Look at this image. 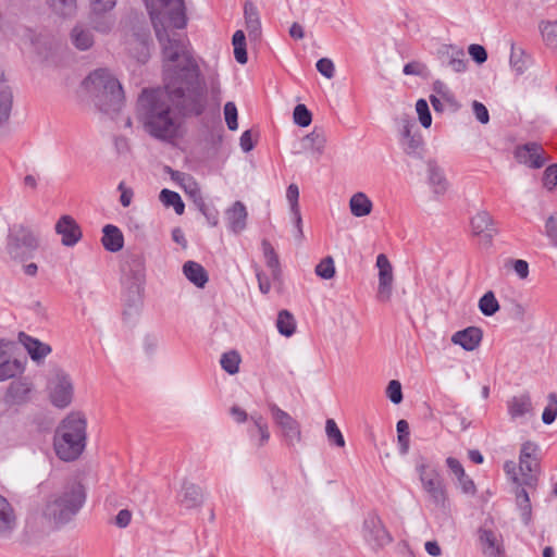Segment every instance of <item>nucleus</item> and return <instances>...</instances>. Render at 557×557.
Listing matches in <instances>:
<instances>
[{
  "instance_id": "nucleus-1",
  "label": "nucleus",
  "mask_w": 557,
  "mask_h": 557,
  "mask_svg": "<svg viewBox=\"0 0 557 557\" xmlns=\"http://www.w3.org/2000/svg\"><path fill=\"white\" fill-rule=\"evenodd\" d=\"M189 78L187 86L173 81L164 83L163 88L141 91L137 114L145 132L152 138L174 145L185 135V117L205 112L208 90L195 86V75H189Z\"/></svg>"
},
{
  "instance_id": "nucleus-2",
  "label": "nucleus",
  "mask_w": 557,
  "mask_h": 557,
  "mask_svg": "<svg viewBox=\"0 0 557 557\" xmlns=\"http://www.w3.org/2000/svg\"><path fill=\"white\" fill-rule=\"evenodd\" d=\"M150 14V18L156 32V36L162 48L165 65L164 83L177 81V85L187 86L189 75H195V86L205 87L208 90L210 99L215 103L221 102V83L219 73L211 70L206 77H201L200 69L194 57L188 50L185 38L174 32L182 27H174L169 24L168 14L162 11Z\"/></svg>"
},
{
  "instance_id": "nucleus-3",
  "label": "nucleus",
  "mask_w": 557,
  "mask_h": 557,
  "mask_svg": "<svg viewBox=\"0 0 557 557\" xmlns=\"http://www.w3.org/2000/svg\"><path fill=\"white\" fill-rule=\"evenodd\" d=\"M87 422L81 412H71L62 420L54 435V450L63 461L76 460L86 447Z\"/></svg>"
},
{
  "instance_id": "nucleus-4",
  "label": "nucleus",
  "mask_w": 557,
  "mask_h": 557,
  "mask_svg": "<svg viewBox=\"0 0 557 557\" xmlns=\"http://www.w3.org/2000/svg\"><path fill=\"white\" fill-rule=\"evenodd\" d=\"M84 86L100 111L110 114L121 109L122 86L109 71L104 69L94 71L84 81Z\"/></svg>"
},
{
  "instance_id": "nucleus-5",
  "label": "nucleus",
  "mask_w": 557,
  "mask_h": 557,
  "mask_svg": "<svg viewBox=\"0 0 557 557\" xmlns=\"http://www.w3.org/2000/svg\"><path fill=\"white\" fill-rule=\"evenodd\" d=\"M85 488L79 482H71L50 496L44 508V516L57 524L67 523L83 507Z\"/></svg>"
},
{
  "instance_id": "nucleus-6",
  "label": "nucleus",
  "mask_w": 557,
  "mask_h": 557,
  "mask_svg": "<svg viewBox=\"0 0 557 557\" xmlns=\"http://www.w3.org/2000/svg\"><path fill=\"white\" fill-rule=\"evenodd\" d=\"M416 471L428 503L434 509L446 511L449 508V497L445 480L437 467L420 457L416 461Z\"/></svg>"
},
{
  "instance_id": "nucleus-7",
  "label": "nucleus",
  "mask_w": 557,
  "mask_h": 557,
  "mask_svg": "<svg viewBox=\"0 0 557 557\" xmlns=\"http://www.w3.org/2000/svg\"><path fill=\"white\" fill-rule=\"evenodd\" d=\"M39 246V236L30 227L17 224L10 228L7 239V252L14 261L25 262L33 258Z\"/></svg>"
},
{
  "instance_id": "nucleus-8",
  "label": "nucleus",
  "mask_w": 557,
  "mask_h": 557,
  "mask_svg": "<svg viewBox=\"0 0 557 557\" xmlns=\"http://www.w3.org/2000/svg\"><path fill=\"white\" fill-rule=\"evenodd\" d=\"M47 393L50 403L59 408H67L74 397V384L71 375L63 369L55 368L49 375Z\"/></svg>"
},
{
  "instance_id": "nucleus-9",
  "label": "nucleus",
  "mask_w": 557,
  "mask_h": 557,
  "mask_svg": "<svg viewBox=\"0 0 557 557\" xmlns=\"http://www.w3.org/2000/svg\"><path fill=\"white\" fill-rule=\"evenodd\" d=\"M268 409L274 424L280 430L283 443L288 448H295L300 444L302 441L300 423L274 403H268Z\"/></svg>"
},
{
  "instance_id": "nucleus-10",
  "label": "nucleus",
  "mask_w": 557,
  "mask_h": 557,
  "mask_svg": "<svg viewBox=\"0 0 557 557\" xmlns=\"http://www.w3.org/2000/svg\"><path fill=\"white\" fill-rule=\"evenodd\" d=\"M149 13L162 11L168 14V21L171 26L185 27L186 14L183 0H145Z\"/></svg>"
},
{
  "instance_id": "nucleus-11",
  "label": "nucleus",
  "mask_w": 557,
  "mask_h": 557,
  "mask_svg": "<svg viewBox=\"0 0 557 557\" xmlns=\"http://www.w3.org/2000/svg\"><path fill=\"white\" fill-rule=\"evenodd\" d=\"M400 123V146L407 156L421 158L423 152V139L419 133H412L414 122L409 116H404Z\"/></svg>"
},
{
  "instance_id": "nucleus-12",
  "label": "nucleus",
  "mask_w": 557,
  "mask_h": 557,
  "mask_svg": "<svg viewBox=\"0 0 557 557\" xmlns=\"http://www.w3.org/2000/svg\"><path fill=\"white\" fill-rule=\"evenodd\" d=\"M34 391V384L28 377L13 380L7 387L3 395V403L9 406H23L27 404Z\"/></svg>"
},
{
  "instance_id": "nucleus-13",
  "label": "nucleus",
  "mask_w": 557,
  "mask_h": 557,
  "mask_svg": "<svg viewBox=\"0 0 557 557\" xmlns=\"http://www.w3.org/2000/svg\"><path fill=\"white\" fill-rule=\"evenodd\" d=\"M507 413L512 422H524L534 417V406L529 392L510 397L507 403Z\"/></svg>"
},
{
  "instance_id": "nucleus-14",
  "label": "nucleus",
  "mask_w": 557,
  "mask_h": 557,
  "mask_svg": "<svg viewBox=\"0 0 557 557\" xmlns=\"http://www.w3.org/2000/svg\"><path fill=\"white\" fill-rule=\"evenodd\" d=\"M539 445L534 442L528 441L521 445L519 456V468L524 476V482L531 484L534 480L533 473H537L540 469L539 462Z\"/></svg>"
},
{
  "instance_id": "nucleus-15",
  "label": "nucleus",
  "mask_w": 557,
  "mask_h": 557,
  "mask_svg": "<svg viewBox=\"0 0 557 557\" xmlns=\"http://www.w3.org/2000/svg\"><path fill=\"white\" fill-rule=\"evenodd\" d=\"M437 58L443 66L449 67L456 73H462L467 70L468 60L461 47L443 45L437 50Z\"/></svg>"
},
{
  "instance_id": "nucleus-16",
  "label": "nucleus",
  "mask_w": 557,
  "mask_h": 557,
  "mask_svg": "<svg viewBox=\"0 0 557 557\" xmlns=\"http://www.w3.org/2000/svg\"><path fill=\"white\" fill-rule=\"evenodd\" d=\"M515 158L519 163L532 169H540L547 161L543 147L537 143H527L518 146L515 149Z\"/></svg>"
},
{
  "instance_id": "nucleus-17",
  "label": "nucleus",
  "mask_w": 557,
  "mask_h": 557,
  "mask_svg": "<svg viewBox=\"0 0 557 557\" xmlns=\"http://www.w3.org/2000/svg\"><path fill=\"white\" fill-rule=\"evenodd\" d=\"M363 537L375 546H384L392 542L381 519L374 513H370L363 521Z\"/></svg>"
},
{
  "instance_id": "nucleus-18",
  "label": "nucleus",
  "mask_w": 557,
  "mask_h": 557,
  "mask_svg": "<svg viewBox=\"0 0 557 557\" xmlns=\"http://www.w3.org/2000/svg\"><path fill=\"white\" fill-rule=\"evenodd\" d=\"M16 529V511L13 505L0 494V542L11 540Z\"/></svg>"
},
{
  "instance_id": "nucleus-19",
  "label": "nucleus",
  "mask_w": 557,
  "mask_h": 557,
  "mask_svg": "<svg viewBox=\"0 0 557 557\" xmlns=\"http://www.w3.org/2000/svg\"><path fill=\"white\" fill-rule=\"evenodd\" d=\"M376 267L379 268L377 298L382 301H388L393 289V267L383 253L377 256Z\"/></svg>"
},
{
  "instance_id": "nucleus-20",
  "label": "nucleus",
  "mask_w": 557,
  "mask_h": 557,
  "mask_svg": "<svg viewBox=\"0 0 557 557\" xmlns=\"http://www.w3.org/2000/svg\"><path fill=\"white\" fill-rule=\"evenodd\" d=\"M54 231L61 236L63 246H75L83 236L82 228L71 215H62L55 223Z\"/></svg>"
},
{
  "instance_id": "nucleus-21",
  "label": "nucleus",
  "mask_w": 557,
  "mask_h": 557,
  "mask_svg": "<svg viewBox=\"0 0 557 557\" xmlns=\"http://www.w3.org/2000/svg\"><path fill=\"white\" fill-rule=\"evenodd\" d=\"M470 224L472 233L475 236H480L486 243H491L494 236L497 234L494 220L492 215L485 210L476 212L475 215L471 219Z\"/></svg>"
},
{
  "instance_id": "nucleus-22",
  "label": "nucleus",
  "mask_w": 557,
  "mask_h": 557,
  "mask_svg": "<svg viewBox=\"0 0 557 557\" xmlns=\"http://www.w3.org/2000/svg\"><path fill=\"white\" fill-rule=\"evenodd\" d=\"M425 164L428 184L436 196H443L449 187L443 168L434 159H429Z\"/></svg>"
},
{
  "instance_id": "nucleus-23",
  "label": "nucleus",
  "mask_w": 557,
  "mask_h": 557,
  "mask_svg": "<svg viewBox=\"0 0 557 557\" xmlns=\"http://www.w3.org/2000/svg\"><path fill=\"white\" fill-rule=\"evenodd\" d=\"M249 419L252 423V426L247 431L249 440L255 447L261 448L267 445L270 440L269 425L264 418L258 412L251 413Z\"/></svg>"
},
{
  "instance_id": "nucleus-24",
  "label": "nucleus",
  "mask_w": 557,
  "mask_h": 557,
  "mask_svg": "<svg viewBox=\"0 0 557 557\" xmlns=\"http://www.w3.org/2000/svg\"><path fill=\"white\" fill-rule=\"evenodd\" d=\"M479 540L482 545L483 554L486 557H499L504 554L502 536L492 530L480 529Z\"/></svg>"
},
{
  "instance_id": "nucleus-25",
  "label": "nucleus",
  "mask_w": 557,
  "mask_h": 557,
  "mask_svg": "<svg viewBox=\"0 0 557 557\" xmlns=\"http://www.w3.org/2000/svg\"><path fill=\"white\" fill-rule=\"evenodd\" d=\"M483 337L481 329L475 326H469L465 330L456 332L451 336V342L455 345L461 346L467 351H472L479 347Z\"/></svg>"
},
{
  "instance_id": "nucleus-26",
  "label": "nucleus",
  "mask_w": 557,
  "mask_h": 557,
  "mask_svg": "<svg viewBox=\"0 0 557 557\" xmlns=\"http://www.w3.org/2000/svg\"><path fill=\"white\" fill-rule=\"evenodd\" d=\"M203 492L199 485L190 481L183 482L180 493V502L184 507L188 509L197 508L203 504Z\"/></svg>"
},
{
  "instance_id": "nucleus-27",
  "label": "nucleus",
  "mask_w": 557,
  "mask_h": 557,
  "mask_svg": "<svg viewBox=\"0 0 557 557\" xmlns=\"http://www.w3.org/2000/svg\"><path fill=\"white\" fill-rule=\"evenodd\" d=\"M247 210L242 201H235L231 208L225 211V218L228 228L238 234L246 227Z\"/></svg>"
},
{
  "instance_id": "nucleus-28",
  "label": "nucleus",
  "mask_w": 557,
  "mask_h": 557,
  "mask_svg": "<svg viewBox=\"0 0 557 557\" xmlns=\"http://www.w3.org/2000/svg\"><path fill=\"white\" fill-rule=\"evenodd\" d=\"M18 341L25 347L34 361L39 362L51 352V347L48 344H45L23 332L18 334Z\"/></svg>"
},
{
  "instance_id": "nucleus-29",
  "label": "nucleus",
  "mask_w": 557,
  "mask_h": 557,
  "mask_svg": "<svg viewBox=\"0 0 557 557\" xmlns=\"http://www.w3.org/2000/svg\"><path fill=\"white\" fill-rule=\"evenodd\" d=\"M183 273L189 282L200 288L205 287L209 280L206 269L195 261L185 262Z\"/></svg>"
},
{
  "instance_id": "nucleus-30",
  "label": "nucleus",
  "mask_w": 557,
  "mask_h": 557,
  "mask_svg": "<svg viewBox=\"0 0 557 557\" xmlns=\"http://www.w3.org/2000/svg\"><path fill=\"white\" fill-rule=\"evenodd\" d=\"M102 232L101 242L108 251L116 252L123 248L124 238L119 227L108 224L103 227Z\"/></svg>"
},
{
  "instance_id": "nucleus-31",
  "label": "nucleus",
  "mask_w": 557,
  "mask_h": 557,
  "mask_svg": "<svg viewBox=\"0 0 557 557\" xmlns=\"http://www.w3.org/2000/svg\"><path fill=\"white\" fill-rule=\"evenodd\" d=\"M372 201L362 191L354 194L349 200L350 212L356 218L369 215L372 211Z\"/></svg>"
},
{
  "instance_id": "nucleus-32",
  "label": "nucleus",
  "mask_w": 557,
  "mask_h": 557,
  "mask_svg": "<svg viewBox=\"0 0 557 557\" xmlns=\"http://www.w3.org/2000/svg\"><path fill=\"white\" fill-rule=\"evenodd\" d=\"M244 12L249 36L253 39H258L260 37L261 23L257 8L252 2H246Z\"/></svg>"
},
{
  "instance_id": "nucleus-33",
  "label": "nucleus",
  "mask_w": 557,
  "mask_h": 557,
  "mask_svg": "<svg viewBox=\"0 0 557 557\" xmlns=\"http://www.w3.org/2000/svg\"><path fill=\"white\" fill-rule=\"evenodd\" d=\"M302 144L306 150L321 156L326 144V138L323 132L314 128L310 134L304 137Z\"/></svg>"
},
{
  "instance_id": "nucleus-34",
  "label": "nucleus",
  "mask_w": 557,
  "mask_h": 557,
  "mask_svg": "<svg viewBox=\"0 0 557 557\" xmlns=\"http://www.w3.org/2000/svg\"><path fill=\"white\" fill-rule=\"evenodd\" d=\"M24 372V364L18 359H7L0 362V382L15 377Z\"/></svg>"
},
{
  "instance_id": "nucleus-35",
  "label": "nucleus",
  "mask_w": 557,
  "mask_h": 557,
  "mask_svg": "<svg viewBox=\"0 0 557 557\" xmlns=\"http://www.w3.org/2000/svg\"><path fill=\"white\" fill-rule=\"evenodd\" d=\"M12 104L13 95L11 88L5 85H0V125L9 120Z\"/></svg>"
},
{
  "instance_id": "nucleus-36",
  "label": "nucleus",
  "mask_w": 557,
  "mask_h": 557,
  "mask_svg": "<svg viewBox=\"0 0 557 557\" xmlns=\"http://www.w3.org/2000/svg\"><path fill=\"white\" fill-rule=\"evenodd\" d=\"M71 37L73 44L79 50H87L94 44V37L90 30L85 29L81 26H76L73 28Z\"/></svg>"
},
{
  "instance_id": "nucleus-37",
  "label": "nucleus",
  "mask_w": 557,
  "mask_h": 557,
  "mask_svg": "<svg viewBox=\"0 0 557 557\" xmlns=\"http://www.w3.org/2000/svg\"><path fill=\"white\" fill-rule=\"evenodd\" d=\"M159 199L165 207H173L178 215L184 213L185 205L177 193L164 188L161 190Z\"/></svg>"
},
{
  "instance_id": "nucleus-38",
  "label": "nucleus",
  "mask_w": 557,
  "mask_h": 557,
  "mask_svg": "<svg viewBox=\"0 0 557 557\" xmlns=\"http://www.w3.org/2000/svg\"><path fill=\"white\" fill-rule=\"evenodd\" d=\"M276 327L282 335L287 337L292 336L296 330V322L293 314L287 310L280 311Z\"/></svg>"
},
{
  "instance_id": "nucleus-39",
  "label": "nucleus",
  "mask_w": 557,
  "mask_h": 557,
  "mask_svg": "<svg viewBox=\"0 0 557 557\" xmlns=\"http://www.w3.org/2000/svg\"><path fill=\"white\" fill-rule=\"evenodd\" d=\"M510 65L518 74H522L528 67V55L515 44H511Z\"/></svg>"
},
{
  "instance_id": "nucleus-40",
  "label": "nucleus",
  "mask_w": 557,
  "mask_h": 557,
  "mask_svg": "<svg viewBox=\"0 0 557 557\" xmlns=\"http://www.w3.org/2000/svg\"><path fill=\"white\" fill-rule=\"evenodd\" d=\"M516 498L520 509L521 519L524 524H529L532 518V506L528 492L524 488L519 490Z\"/></svg>"
},
{
  "instance_id": "nucleus-41",
  "label": "nucleus",
  "mask_w": 557,
  "mask_h": 557,
  "mask_svg": "<svg viewBox=\"0 0 557 557\" xmlns=\"http://www.w3.org/2000/svg\"><path fill=\"white\" fill-rule=\"evenodd\" d=\"M545 45L557 51V22H545L540 26Z\"/></svg>"
},
{
  "instance_id": "nucleus-42",
  "label": "nucleus",
  "mask_w": 557,
  "mask_h": 557,
  "mask_svg": "<svg viewBox=\"0 0 557 557\" xmlns=\"http://www.w3.org/2000/svg\"><path fill=\"white\" fill-rule=\"evenodd\" d=\"M262 251L265 258L267 265L271 269L274 277L280 274V260L273 246L268 240H262Z\"/></svg>"
},
{
  "instance_id": "nucleus-43",
  "label": "nucleus",
  "mask_w": 557,
  "mask_h": 557,
  "mask_svg": "<svg viewBox=\"0 0 557 557\" xmlns=\"http://www.w3.org/2000/svg\"><path fill=\"white\" fill-rule=\"evenodd\" d=\"M325 434L331 445H334L339 448L345 446V438L343 436V433L341 432L339 428L337 426L336 422L333 419L326 420Z\"/></svg>"
},
{
  "instance_id": "nucleus-44",
  "label": "nucleus",
  "mask_w": 557,
  "mask_h": 557,
  "mask_svg": "<svg viewBox=\"0 0 557 557\" xmlns=\"http://www.w3.org/2000/svg\"><path fill=\"white\" fill-rule=\"evenodd\" d=\"M234 57L240 64L247 63L246 37L243 30L233 35Z\"/></svg>"
},
{
  "instance_id": "nucleus-45",
  "label": "nucleus",
  "mask_w": 557,
  "mask_h": 557,
  "mask_svg": "<svg viewBox=\"0 0 557 557\" xmlns=\"http://www.w3.org/2000/svg\"><path fill=\"white\" fill-rule=\"evenodd\" d=\"M479 308L486 317H491L499 310V304L493 292L490 290L480 298Z\"/></svg>"
},
{
  "instance_id": "nucleus-46",
  "label": "nucleus",
  "mask_w": 557,
  "mask_h": 557,
  "mask_svg": "<svg viewBox=\"0 0 557 557\" xmlns=\"http://www.w3.org/2000/svg\"><path fill=\"white\" fill-rule=\"evenodd\" d=\"M220 363L228 374H236L239 370L240 357L238 352L232 350L222 355Z\"/></svg>"
},
{
  "instance_id": "nucleus-47",
  "label": "nucleus",
  "mask_w": 557,
  "mask_h": 557,
  "mask_svg": "<svg viewBox=\"0 0 557 557\" xmlns=\"http://www.w3.org/2000/svg\"><path fill=\"white\" fill-rule=\"evenodd\" d=\"M315 274L323 280H331L335 275V265L332 257L323 258L315 267Z\"/></svg>"
},
{
  "instance_id": "nucleus-48",
  "label": "nucleus",
  "mask_w": 557,
  "mask_h": 557,
  "mask_svg": "<svg viewBox=\"0 0 557 557\" xmlns=\"http://www.w3.org/2000/svg\"><path fill=\"white\" fill-rule=\"evenodd\" d=\"M547 406L542 413V421L544 424H552L557 418V395L550 393L547 397Z\"/></svg>"
},
{
  "instance_id": "nucleus-49",
  "label": "nucleus",
  "mask_w": 557,
  "mask_h": 557,
  "mask_svg": "<svg viewBox=\"0 0 557 557\" xmlns=\"http://www.w3.org/2000/svg\"><path fill=\"white\" fill-rule=\"evenodd\" d=\"M396 428L400 454L406 455L409 449V424L406 420H399Z\"/></svg>"
},
{
  "instance_id": "nucleus-50",
  "label": "nucleus",
  "mask_w": 557,
  "mask_h": 557,
  "mask_svg": "<svg viewBox=\"0 0 557 557\" xmlns=\"http://www.w3.org/2000/svg\"><path fill=\"white\" fill-rule=\"evenodd\" d=\"M293 117L294 122L301 127L309 126L312 121L311 112L305 104H297L295 107Z\"/></svg>"
},
{
  "instance_id": "nucleus-51",
  "label": "nucleus",
  "mask_w": 557,
  "mask_h": 557,
  "mask_svg": "<svg viewBox=\"0 0 557 557\" xmlns=\"http://www.w3.org/2000/svg\"><path fill=\"white\" fill-rule=\"evenodd\" d=\"M416 111L419 116L421 125L425 128L431 126L432 116L429 109V104L424 99H419L416 103Z\"/></svg>"
},
{
  "instance_id": "nucleus-52",
  "label": "nucleus",
  "mask_w": 557,
  "mask_h": 557,
  "mask_svg": "<svg viewBox=\"0 0 557 557\" xmlns=\"http://www.w3.org/2000/svg\"><path fill=\"white\" fill-rule=\"evenodd\" d=\"M224 117L227 124V127L231 131H236L238 128L237 123V108L234 102L228 101L224 106Z\"/></svg>"
},
{
  "instance_id": "nucleus-53",
  "label": "nucleus",
  "mask_w": 557,
  "mask_h": 557,
  "mask_svg": "<svg viewBox=\"0 0 557 557\" xmlns=\"http://www.w3.org/2000/svg\"><path fill=\"white\" fill-rule=\"evenodd\" d=\"M386 396L395 405H398L403 401V391H401V384L399 381H397V380L389 381V383L386 387Z\"/></svg>"
},
{
  "instance_id": "nucleus-54",
  "label": "nucleus",
  "mask_w": 557,
  "mask_h": 557,
  "mask_svg": "<svg viewBox=\"0 0 557 557\" xmlns=\"http://www.w3.org/2000/svg\"><path fill=\"white\" fill-rule=\"evenodd\" d=\"M544 187L548 190L557 188V163L548 166L543 176Z\"/></svg>"
},
{
  "instance_id": "nucleus-55",
  "label": "nucleus",
  "mask_w": 557,
  "mask_h": 557,
  "mask_svg": "<svg viewBox=\"0 0 557 557\" xmlns=\"http://www.w3.org/2000/svg\"><path fill=\"white\" fill-rule=\"evenodd\" d=\"M315 66L319 73L324 77L329 79L334 77L335 66L331 59L322 58L317 62Z\"/></svg>"
},
{
  "instance_id": "nucleus-56",
  "label": "nucleus",
  "mask_w": 557,
  "mask_h": 557,
  "mask_svg": "<svg viewBox=\"0 0 557 557\" xmlns=\"http://www.w3.org/2000/svg\"><path fill=\"white\" fill-rule=\"evenodd\" d=\"M545 234L557 246V215H549L545 222Z\"/></svg>"
},
{
  "instance_id": "nucleus-57",
  "label": "nucleus",
  "mask_w": 557,
  "mask_h": 557,
  "mask_svg": "<svg viewBox=\"0 0 557 557\" xmlns=\"http://www.w3.org/2000/svg\"><path fill=\"white\" fill-rule=\"evenodd\" d=\"M468 52L478 64H482L487 60V52L485 48L481 45H470L468 48Z\"/></svg>"
},
{
  "instance_id": "nucleus-58",
  "label": "nucleus",
  "mask_w": 557,
  "mask_h": 557,
  "mask_svg": "<svg viewBox=\"0 0 557 557\" xmlns=\"http://www.w3.org/2000/svg\"><path fill=\"white\" fill-rule=\"evenodd\" d=\"M472 111H473L476 120L480 123H482V124L488 123L490 114H488L486 107L482 102L474 100L472 102Z\"/></svg>"
},
{
  "instance_id": "nucleus-59",
  "label": "nucleus",
  "mask_w": 557,
  "mask_h": 557,
  "mask_svg": "<svg viewBox=\"0 0 557 557\" xmlns=\"http://www.w3.org/2000/svg\"><path fill=\"white\" fill-rule=\"evenodd\" d=\"M458 481V484L462 491V493L468 495H474L476 492V487L472 479H470L466 472L463 473V476L456 478Z\"/></svg>"
},
{
  "instance_id": "nucleus-60",
  "label": "nucleus",
  "mask_w": 557,
  "mask_h": 557,
  "mask_svg": "<svg viewBox=\"0 0 557 557\" xmlns=\"http://www.w3.org/2000/svg\"><path fill=\"white\" fill-rule=\"evenodd\" d=\"M425 71H426L425 64L418 62V61H412V62L407 63L403 70L404 74H406V75H417V76L423 75Z\"/></svg>"
},
{
  "instance_id": "nucleus-61",
  "label": "nucleus",
  "mask_w": 557,
  "mask_h": 557,
  "mask_svg": "<svg viewBox=\"0 0 557 557\" xmlns=\"http://www.w3.org/2000/svg\"><path fill=\"white\" fill-rule=\"evenodd\" d=\"M54 10L61 14H69L74 8L75 0H49Z\"/></svg>"
},
{
  "instance_id": "nucleus-62",
  "label": "nucleus",
  "mask_w": 557,
  "mask_h": 557,
  "mask_svg": "<svg viewBox=\"0 0 557 557\" xmlns=\"http://www.w3.org/2000/svg\"><path fill=\"white\" fill-rule=\"evenodd\" d=\"M286 198L289 202L290 210L298 209L299 188L296 184H290L286 190Z\"/></svg>"
},
{
  "instance_id": "nucleus-63",
  "label": "nucleus",
  "mask_w": 557,
  "mask_h": 557,
  "mask_svg": "<svg viewBox=\"0 0 557 557\" xmlns=\"http://www.w3.org/2000/svg\"><path fill=\"white\" fill-rule=\"evenodd\" d=\"M116 0H92V10L95 13H102L112 10Z\"/></svg>"
},
{
  "instance_id": "nucleus-64",
  "label": "nucleus",
  "mask_w": 557,
  "mask_h": 557,
  "mask_svg": "<svg viewBox=\"0 0 557 557\" xmlns=\"http://www.w3.org/2000/svg\"><path fill=\"white\" fill-rule=\"evenodd\" d=\"M132 520V512L128 509H122L117 512L114 523L116 527L123 529L126 528Z\"/></svg>"
}]
</instances>
